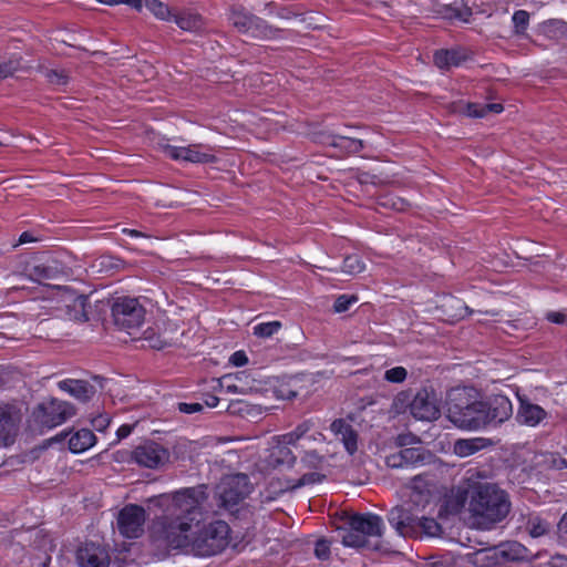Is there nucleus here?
Here are the masks:
<instances>
[{"mask_svg": "<svg viewBox=\"0 0 567 567\" xmlns=\"http://www.w3.org/2000/svg\"><path fill=\"white\" fill-rule=\"evenodd\" d=\"M323 477H324L323 475H321L319 473H316V472L307 473V474H303L297 481V483H295L292 485H289L288 488L295 489V488H298V487H302L305 485L315 484V483L321 482Z\"/></svg>", "mask_w": 567, "mask_h": 567, "instance_id": "48", "label": "nucleus"}, {"mask_svg": "<svg viewBox=\"0 0 567 567\" xmlns=\"http://www.w3.org/2000/svg\"><path fill=\"white\" fill-rule=\"evenodd\" d=\"M144 4L157 19L168 21L172 18L168 6L159 0H145Z\"/></svg>", "mask_w": 567, "mask_h": 567, "instance_id": "36", "label": "nucleus"}, {"mask_svg": "<svg viewBox=\"0 0 567 567\" xmlns=\"http://www.w3.org/2000/svg\"><path fill=\"white\" fill-rule=\"evenodd\" d=\"M121 3H124L137 11H140L143 7V1L142 0H121Z\"/></svg>", "mask_w": 567, "mask_h": 567, "instance_id": "62", "label": "nucleus"}, {"mask_svg": "<svg viewBox=\"0 0 567 567\" xmlns=\"http://www.w3.org/2000/svg\"><path fill=\"white\" fill-rule=\"evenodd\" d=\"M132 457L141 466L157 468L168 462L169 452L158 443L148 441L135 447Z\"/></svg>", "mask_w": 567, "mask_h": 567, "instance_id": "14", "label": "nucleus"}, {"mask_svg": "<svg viewBox=\"0 0 567 567\" xmlns=\"http://www.w3.org/2000/svg\"><path fill=\"white\" fill-rule=\"evenodd\" d=\"M265 10L268 14H275L277 18L282 20H290L300 14L295 7L291 6H279L275 1L267 2L265 4Z\"/></svg>", "mask_w": 567, "mask_h": 567, "instance_id": "35", "label": "nucleus"}, {"mask_svg": "<svg viewBox=\"0 0 567 567\" xmlns=\"http://www.w3.org/2000/svg\"><path fill=\"white\" fill-rule=\"evenodd\" d=\"M110 423V419L107 415H99L97 417L93 419L92 424L95 430L103 431L107 427Z\"/></svg>", "mask_w": 567, "mask_h": 567, "instance_id": "57", "label": "nucleus"}, {"mask_svg": "<svg viewBox=\"0 0 567 567\" xmlns=\"http://www.w3.org/2000/svg\"><path fill=\"white\" fill-rule=\"evenodd\" d=\"M204 402H205V405L208 408H216L219 403V398L208 394V395H206Z\"/></svg>", "mask_w": 567, "mask_h": 567, "instance_id": "63", "label": "nucleus"}, {"mask_svg": "<svg viewBox=\"0 0 567 567\" xmlns=\"http://www.w3.org/2000/svg\"><path fill=\"white\" fill-rule=\"evenodd\" d=\"M87 297L83 295L76 296L71 305H68L66 315L70 320L85 322L89 320L86 311Z\"/></svg>", "mask_w": 567, "mask_h": 567, "instance_id": "31", "label": "nucleus"}, {"mask_svg": "<svg viewBox=\"0 0 567 567\" xmlns=\"http://www.w3.org/2000/svg\"><path fill=\"white\" fill-rule=\"evenodd\" d=\"M357 301L358 298L355 296L341 295L336 299L333 310L338 313L344 312Z\"/></svg>", "mask_w": 567, "mask_h": 567, "instance_id": "45", "label": "nucleus"}, {"mask_svg": "<svg viewBox=\"0 0 567 567\" xmlns=\"http://www.w3.org/2000/svg\"><path fill=\"white\" fill-rule=\"evenodd\" d=\"M315 423L312 420H305L300 424H298L293 432L299 437V440L306 437V435L312 430Z\"/></svg>", "mask_w": 567, "mask_h": 567, "instance_id": "51", "label": "nucleus"}, {"mask_svg": "<svg viewBox=\"0 0 567 567\" xmlns=\"http://www.w3.org/2000/svg\"><path fill=\"white\" fill-rule=\"evenodd\" d=\"M145 522V509L142 506L128 504L118 512L116 526L123 537L135 539L143 535Z\"/></svg>", "mask_w": 567, "mask_h": 567, "instance_id": "11", "label": "nucleus"}, {"mask_svg": "<svg viewBox=\"0 0 567 567\" xmlns=\"http://www.w3.org/2000/svg\"><path fill=\"white\" fill-rule=\"evenodd\" d=\"M546 415L547 413L542 406L523 401L517 413V419L522 424L536 426Z\"/></svg>", "mask_w": 567, "mask_h": 567, "instance_id": "24", "label": "nucleus"}, {"mask_svg": "<svg viewBox=\"0 0 567 567\" xmlns=\"http://www.w3.org/2000/svg\"><path fill=\"white\" fill-rule=\"evenodd\" d=\"M339 537L341 543L347 547H364L368 540L364 539V535L360 534L353 527L349 526L348 529L339 530Z\"/></svg>", "mask_w": 567, "mask_h": 567, "instance_id": "33", "label": "nucleus"}, {"mask_svg": "<svg viewBox=\"0 0 567 567\" xmlns=\"http://www.w3.org/2000/svg\"><path fill=\"white\" fill-rule=\"evenodd\" d=\"M230 527L224 520L204 525L192 535L188 548L194 555L209 557L220 554L229 545Z\"/></svg>", "mask_w": 567, "mask_h": 567, "instance_id": "3", "label": "nucleus"}, {"mask_svg": "<svg viewBox=\"0 0 567 567\" xmlns=\"http://www.w3.org/2000/svg\"><path fill=\"white\" fill-rule=\"evenodd\" d=\"M388 520L398 534L404 537L414 535L419 528L430 537L440 536L442 533L441 525L434 518L422 517L420 519L411 509L402 505L393 507L388 513Z\"/></svg>", "mask_w": 567, "mask_h": 567, "instance_id": "6", "label": "nucleus"}, {"mask_svg": "<svg viewBox=\"0 0 567 567\" xmlns=\"http://www.w3.org/2000/svg\"><path fill=\"white\" fill-rule=\"evenodd\" d=\"M48 81L52 84L64 85L66 83V75L55 70H49L45 72Z\"/></svg>", "mask_w": 567, "mask_h": 567, "instance_id": "52", "label": "nucleus"}, {"mask_svg": "<svg viewBox=\"0 0 567 567\" xmlns=\"http://www.w3.org/2000/svg\"><path fill=\"white\" fill-rule=\"evenodd\" d=\"M21 66L19 58H11L0 64V81L12 76Z\"/></svg>", "mask_w": 567, "mask_h": 567, "instance_id": "44", "label": "nucleus"}, {"mask_svg": "<svg viewBox=\"0 0 567 567\" xmlns=\"http://www.w3.org/2000/svg\"><path fill=\"white\" fill-rule=\"evenodd\" d=\"M281 328L280 321L262 322L254 327V334L259 338H270Z\"/></svg>", "mask_w": 567, "mask_h": 567, "instance_id": "38", "label": "nucleus"}, {"mask_svg": "<svg viewBox=\"0 0 567 567\" xmlns=\"http://www.w3.org/2000/svg\"><path fill=\"white\" fill-rule=\"evenodd\" d=\"M301 462L305 464L306 467L320 470L322 468L326 458L323 455H320L317 451L311 450L305 453V455L301 457Z\"/></svg>", "mask_w": 567, "mask_h": 567, "instance_id": "42", "label": "nucleus"}, {"mask_svg": "<svg viewBox=\"0 0 567 567\" xmlns=\"http://www.w3.org/2000/svg\"><path fill=\"white\" fill-rule=\"evenodd\" d=\"M405 468H416L430 463L432 453L423 447L402 449Z\"/></svg>", "mask_w": 567, "mask_h": 567, "instance_id": "27", "label": "nucleus"}, {"mask_svg": "<svg viewBox=\"0 0 567 567\" xmlns=\"http://www.w3.org/2000/svg\"><path fill=\"white\" fill-rule=\"evenodd\" d=\"M75 412L74 405L70 402L49 399L34 408L31 420L37 429L43 432L61 425L75 415Z\"/></svg>", "mask_w": 567, "mask_h": 567, "instance_id": "7", "label": "nucleus"}, {"mask_svg": "<svg viewBox=\"0 0 567 567\" xmlns=\"http://www.w3.org/2000/svg\"><path fill=\"white\" fill-rule=\"evenodd\" d=\"M542 31L550 39H560L567 34V23L559 19H551L542 24Z\"/></svg>", "mask_w": 567, "mask_h": 567, "instance_id": "34", "label": "nucleus"}, {"mask_svg": "<svg viewBox=\"0 0 567 567\" xmlns=\"http://www.w3.org/2000/svg\"><path fill=\"white\" fill-rule=\"evenodd\" d=\"M274 441L275 442H279L280 444L286 445V446L289 447V445H296L297 442L299 441V437L296 435V433L292 430L289 433L275 436Z\"/></svg>", "mask_w": 567, "mask_h": 567, "instance_id": "53", "label": "nucleus"}, {"mask_svg": "<svg viewBox=\"0 0 567 567\" xmlns=\"http://www.w3.org/2000/svg\"><path fill=\"white\" fill-rule=\"evenodd\" d=\"M410 413L420 421H434L441 415L436 393L432 389H421L410 403Z\"/></svg>", "mask_w": 567, "mask_h": 567, "instance_id": "12", "label": "nucleus"}, {"mask_svg": "<svg viewBox=\"0 0 567 567\" xmlns=\"http://www.w3.org/2000/svg\"><path fill=\"white\" fill-rule=\"evenodd\" d=\"M34 241H37V238L34 237V235L32 233L23 231L20 235L19 240H18V243L14 246L23 245V244H29V243H34Z\"/></svg>", "mask_w": 567, "mask_h": 567, "instance_id": "60", "label": "nucleus"}, {"mask_svg": "<svg viewBox=\"0 0 567 567\" xmlns=\"http://www.w3.org/2000/svg\"><path fill=\"white\" fill-rule=\"evenodd\" d=\"M528 532L532 537H540L548 533L549 530V524L539 518V517H533L527 523Z\"/></svg>", "mask_w": 567, "mask_h": 567, "instance_id": "41", "label": "nucleus"}, {"mask_svg": "<svg viewBox=\"0 0 567 567\" xmlns=\"http://www.w3.org/2000/svg\"><path fill=\"white\" fill-rule=\"evenodd\" d=\"M266 461L268 466L272 468L281 466L291 467L296 462V456L288 446L282 445L279 442H275V444L269 449V454Z\"/></svg>", "mask_w": 567, "mask_h": 567, "instance_id": "23", "label": "nucleus"}, {"mask_svg": "<svg viewBox=\"0 0 567 567\" xmlns=\"http://www.w3.org/2000/svg\"><path fill=\"white\" fill-rule=\"evenodd\" d=\"M494 557L505 561H518L529 557V550L516 540L498 544L492 549Z\"/></svg>", "mask_w": 567, "mask_h": 567, "instance_id": "18", "label": "nucleus"}, {"mask_svg": "<svg viewBox=\"0 0 567 567\" xmlns=\"http://www.w3.org/2000/svg\"><path fill=\"white\" fill-rule=\"evenodd\" d=\"M512 22L514 33L517 35L525 34L529 24V13L526 10H517L513 13Z\"/></svg>", "mask_w": 567, "mask_h": 567, "instance_id": "37", "label": "nucleus"}, {"mask_svg": "<svg viewBox=\"0 0 567 567\" xmlns=\"http://www.w3.org/2000/svg\"><path fill=\"white\" fill-rule=\"evenodd\" d=\"M23 414L16 404H0V446L14 443L19 433Z\"/></svg>", "mask_w": 567, "mask_h": 567, "instance_id": "13", "label": "nucleus"}, {"mask_svg": "<svg viewBox=\"0 0 567 567\" xmlns=\"http://www.w3.org/2000/svg\"><path fill=\"white\" fill-rule=\"evenodd\" d=\"M280 29L269 24L266 20L255 16L247 34L257 39H275L278 37Z\"/></svg>", "mask_w": 567, "mask_h": 567, "instance_id": "28", "label": "nucleus"}, {"mask_svg": "<svg viewBox=\"0 0 567 567\" xmlns=\"http://www.w3.org/2000/svg\"><path fill=\"white\" fill-rule=\"evenodd\" d=\"M468 56L467 50L463 48L439 50L434 54V63L440 69L456 68L464 63Z\"/></svg>", "mask_w": 567, "mask_h": 567, "instance_id": "22", "label": "nucleus"}, {"mask_svg": "<svg viewBox=\"0 0 567 567\" xmlns=\"http://www.w3.org/2000/svg\"><path fill=\"white\" fill-rule=\"evenodd\" d=\"M408 372L403 367H394L384 373V379L389 382L400 383L406 379Z\"/></svg>", "mask_w": 567, "mask_h": 567, "instance_id": "46", "label": "nucleus"}, {"mask_svg": "<svg viewBox=\"0 0 567 567\" xmlns=\"http://www.w3.org/2000/svg\"><path fill=\"white\" fill-rule=\"evenodd\" d=\"M95 443V434L89 429H81L70 436L69 449L72 453L80 454L91 449Z\"/></svg>", "mask_w": 567, "mask_h": 567, "instance_id": "26", "label": "nucleus"}, {"mask_svg": "<svg viewBox=\"0 0 567 567\" xmlns=\"http://www.w3.org/2000/svg\"><path fill=\"white\" fill-rule=\"evenodd\" d=\"M492 445L486 437L461 439L454 443V453L461 457H467Z\"/></svg>", "mask_w": 567, "mask_h": 567, "instance_id": "25", "label": "nucleus"}, {"mask_svg": "<svg viewBox=\"0 0 567 567\" xmlns=\"http://www.w3.org/2000/svg\"><path fill=\"white\" fill-rule=\"evenodd\" d=\"M206 499L205 486L184 488L151 498L150 502L163 512L152 523V538L174 549H187L193 535V523L197 522Z\"/></svg>", "mask_w": 567, "mask_h": 567, "instance_id": "1", "label": "nucleus"}, {"mask_svg": "<svg viewBox=\"0 0 567 567\" xmlns=\"http://www.w3.org/2000/svg\"><path fill=\"white\" fill-rule=\"evenodd\" d=\"M544 462L548 468H553V470L567 468V460H565L564 457H561L560 455L555 454V453L546 455Z\"/></svg>", "mask_w": 567, "mask_h": 567, "instance_id": "49", "label": "nucleus"}, {"mask_svg": "<svg viewBox=\"0 0 567 567\" xmlns=\"http://www.w3.org/2000/svg\"><path fill=\"white\" fill-rule=\"evenodd\" d=\"M58 386L82 402L89 401L95 394V388L84 380L66 379L60 381Z\"/></svg>", "mask_w": 567, "mask_h": 567, "instance_id": "21", "label": "nucleus"}, {"mask_svg": "<svg viewBox=\"0 0 567 567\" xmlns=\"http://www.w3.org/2000/svg\"><path fill=\"white\" fill-rule=\"evenodd\" d=\"M503 111V105L498 103H489L485 105H468V114L473 117H484L488 112L501 113Z\"/></svg>", "mask_w": 567, "mask_h": 567, "instance_id": "40", "label": "nucleus"}, {"mask_svg": "<svg viewBox=\"0 0 567 567\" xmlns=\"http://www.w3.org/2000/svg\"><path fill=\"white\" fill-rule=\"evenodd\" d=\"M348 525L364 535V539L367 540L368 537L382 535L383 522L382 518L375 514H354L349 517Z\"/></svg>", "mask_w": 567, "mask_h": 567, "instance_id": "17", "label": "nucleus"}, {"mask_svg": "<svg viewBox=\"0 0 567 567\" xmlns=\"http://www.w3.org/2000/svg\"><path fill=\"white\" fill-rule=\"evenodd\" d=\"M551 567H567V557L564 555H555L549 561Z\"/></svg>", "mask_w": 567, "mask_h": 567, "instance_id": "59", "label": "nucleus"}, {"mask_svg": "<svg viewBox=\"0 0 567 567\" xmlns=\"http://www.w3.org/2000/svg\"><path fill=\"white\" fill-rule=\"evenodd\" d=\"M247 379V375L244 372H238L235 375H224L219 380V385L227 393H240L246 394L250 390V388L245 386L243 381Z\"/></svg>", "mask_w": 567, "mask_h": 567, "instance_id": "30", "label": "nucleus"}, {"mask_svg": "<svg viewBox=\"0 0 567 567\" xmlns=\"http://www.w3.org/2000/svg\"><path fill=\"white\" fill-rule=\"evenodd\" d=\"M178 410L182 413L193 414V413L200 412L203 410V405L197 402H194V403L181 402V403H178Z\"/></svg>", "mask_w": 567, "mask_h": 567, "instance_id": "54", "label": "nucleus"}, {"mask_svg": "<svg viewBox=\"0 0 567 567\" xmlns=\"http://www.w3.org/2000/svg\"><path fill=\"white\" fill-rule=\"evenodd\" d=\"M331 432L340 439L349 454L358 449V434L350 423L343 419L334 420L330 425Z\"/></svg>", "mask_w": 567, "mask_h": 567, "instance_id": "19", "label": "nucleus"}, {"mask_svg": "<svg viewBox=\"0 0 567 567\" xmlns=\"http://www.w3.org/2000/svg\"><path fill=\"white\" fill-rule=\"evenodd\" d=\"M401 496L411 508L424 511L441 496L436 475L424 472L411 477L402 485Z\"/></svg>", "mask_w": 567, "mask_h": 567, "instance_id": "4", "label": "nucleus"}, {"mask_svg": "<svg viewBox=\"0 0 567 567\" xmlns=\"http://www.w3.org/2000/svg\"><path fill=\"white\" fill-rule=\"evenodd\" d=\"M255 14L248 12L243 7H235L229 14L230 23L240 32L247 34Z\"/></svg>", "mask_w": 567, "mask_h": 567, "instance_id": "29", "label": "nucleus"}, {"mask_svg": "<svg viewBox=\"0 0 567 567\" xmlns=\"http://www.w3.org/2000/svg\"><path fill=\"white\" fill-rule=\"evenodd\" d=\"M546 319L556 324H567V315L560 311H549L546 313Z\"/></svg>", "mask_w": 567, "mask_h": 567, "instance_id": "55", "label": "nucleus"}, {"mask_svg": "<svg viewBox=\"0 0 567 567\" xmlns=\"http://www.w3.org/2000/svg\"><path fill=\"white\" fill-rule=\"evenodd\" d=\"M132 426L128 425V424H123L118 427L116 434H117V437L121 440V439H125L127 437L131 432H132Z\"/></svg>", "mask_w": 567, "mask_h": 567, "instance_id": "61", "label": "nucleus"}, {"mask_svg": "<svg viewBox=\"0 0 567 567\" xmlns=\"http://www.w3.org/2000/svg\"><path fill=\"white\" fill-rule=\"evenodd\" d=\"M54 270L51 267L45 265H35L29 269V277L38 282L42 280L51 279L53 277Z\"/></svg>", "mask_w": 567, "mask_h": 567, "instance_id": "43", "label": "nucleus"}, {"mask_svg": "<svg viewBox=\"0 0 567 567\" xmlns=\"http://www.w3.org/2000/svg\"><path fill=\"white\" fill-rule=\"evenodd\" d=\"M331 543L326 538L316 542L315 556L320 560H327L330 557Z\"/></svg>", "mask_w": 567, "mask_h": 567, "instance_id": "47", "label": "nucleus"}, {"mask_svg": "<svg viewBox=\"0 0 567 567\" xmlns=\"http://www.w3.org/2000/svg\"><path fill=\"white\" fill-rule=\"evenodd\" d=\"M163 153L174 161H184L193 164L216 163L217 157L213 148L204 144H189L187 146H174L171 144L159 145Z\"/></svg>", "mask_w": 567, "mask_h": 567, "instance_id": "10", "label": "nucleus"}, {"mask_svg": "<svg viewBox=\"0 0 567 567\" xmlns=\"http://www.w3.org/2000/svg\"><path fill=\"white\" fill-rule=\"evenodd\" d=\"M483 405L485 427L502 424L513 414L512 402L505 395H494L487 401H483Z\"/></svg>", "mask_w": 567, "mask_h": 567, "instance_id": "15", "label": "nucleus"}, {"mask_svg": "<svg viewBox=\"0 0 567 567\" xmlns=\"http://www.w3.org/2000/svg\"><path fill=\"white\" fill-rule=\"evenodd\" d=\"M111 310L114 324L122 330L137 329L145 319V309L136 298L117 297Z\"/></svg>", "mask_w": 567, "mask_h": 567, "instance_id": "9", "label": "nucleus"}, {"mask_svg": "<svg viewBox=\"0 0 567 567\" xmlns=\"http://www.w3.org/2000/svg\"><path fill=\"white\" fill-rule=\"evenodd\" d=\"M449 420L460 429L477 431L485 429L483 401H468L465 392H457L447 408Z\"/></svg>", "mask_w": 567, "mask_h": 567, "instance_id": "5", "label": "nucleus"}, {"mask_svg": "<svg viewBox=\"0 0 567 567\" xmlns=\"http://www.w3.org/2000/svg\"><path fill=\"white\" fill-rule=\"evenodd\" d=\"M558 535L564 542H567V512L563 515L558 523Z\"/></svg>", "mask_w": 567, "mask_h": 567, "instance_id": "58", "label": "nucleus"}, {"mask_svg": "<svg viewBox=\"0 0 567 567\" xmlns=\"http://www.w3.org/2000/svg\"><path fill=\"white\" fill-rule=\"evenodd\" d=\"M251 489L249 477L238 473L223 477L217 485L216 494L221 507L233 509L250 494Z\"/></svg>", "mask_w": 567, "mask_h": 567, "instance_id": "8", "label": "nucleus"}, {"mask_svg": "<svg viewBox=\"0 0 567 567\" xmlns=\"http://www.w3.org/2000/svg\"><path fill=\"white\" fill-rule=\"evenodd\" d=\"M174 21L184 31L197 32L203 28V19L193 12H183L174 16Z\"/></svg>", "mask_w": 567, "mask_h": 567, "instance_id": "32", "label": "nucleus"}, {"mask_svg": "<svg viewBox=\"0 0 567 567\" xmlns=\"http://www.w3.org/2000/svg\"><path fill=\"white\" fill-rule=\"evenodd\" d=\"M76 563L80 567H109L111 557L104 546L85 543L76 550Z\"/></svg>", "mask_w": 567, "mask_h": 567, "instance_id": "16", "label": "nucleus"}, {"mask_svg": "<svg viewBox=\"0 0 567 567\" xmlns=\"http://www.w3.org/2000/svg\"><path fill=\"white\" fill-rule=\"evenodd\" d=\"M124 234H127L131 237H148L144 233L136 230V229H130V228H123L122 230Z\"/></svg>", "mask_w": 567, "mask_h": 567, "instance_id": "64", "label": "nucleus"}, {"mask_svg": "<svg viewBox=\"0 0 567 567\" xmlns=\"http://www.w3.org/2000/svg\"><path fill=\"white\" fill-rule=\"evenodd\" d=\"M320 142L336 147L346 154H358L364 148V142L362 140L341 134L324 135Z\"/></svg>", "mask_w": 567, "mask_h": 567, "instance_id": "20", "label": "nucleus"}, {"mask_svg": "<svg viewBox=\"0 0 567 567\" xmlns=\"http://www.w3.org/2000/svg\"><path fill=\"white\" fill-rule=\"evenodd\" d=\"M385 465L390 468H405L402 449L385 456Z\"/></svg>", "mask_w": 567, "mask_h": 567, "instance_id": "50", "label": "nucleus"}, {"mask_svg": "<svg viewBox=\"0 0 567 567\" xmlns=\"http://www.w3.org/2000/svg\"><path fill=\"white\" fill-rule=\"evenodd\" d=\"M481 477L480 471L468 470L464 486L458 487V495L463 501L468 498V508L474 516L498 523L511 511L508 495L497 484L482 482Z\"/></svg>", "mask_w": 567, "mask_h": 567, "instance_id": "2", "label": "nucleus"}, {"mask_svg": "<svg viewBox=\"0 0 567 567\" xmlns=\"http://www.w3.org/2000/svg\"><path fill=\"white\" fill-rule=\"evenodd\" d=\"M229 362L235 367H243L247 364L248 358L244 351H236L230 355Z\"/></svg>", "mask_w": 567, "mask_h": 567, "instance_id": "56", "label": "nucleus"}, {"mask_svg": "<svg viewBox=\"0 0 567 567\" xmlns=\"http://www.w3.org/2000/svg\"><path fill=\"white\" fill-rule=\"evenodd\" d=\"M364 270V262L358 255H349L344 258L342 271L348 275H357Z\"/></svg>", "mask_w": 567, "mask_h": 567, "instance_id": "39", "label": "nucleus"}]
</instances>
